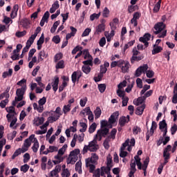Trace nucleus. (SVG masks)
<instances>
[{"instance_id":"obj_19","label":"nucleus","mask_w":177,"mask_h":177,"mask_svg":"<svg viewBox=\"0 0 177 177\" xmlns=\"http://www.w3.org/2000/svg\"><path fill=\"white\" fill-rule=\"evenodd\" d=\"M54 158L57 160H53V162L55 164V165H57V164H60V162H62L63 160H64V158L62 156V155H59V153H57V155L55 156Z\"/></svg>"},{"instance_id":"obj_32","label":"nucleus","mask_w":177,"mask_h":177,"mask_svg":"<svg viewBox=\"0 0 177 177\" xmlns=\"http://www.w3.org/2000/svg\"><path fill=\"white\" fill-rule=\"evenodd\" d=\"M77 77H78V73L77 71L73 72L71 75L72 82H73V84H74V85H75V83L77 82V81L78 80Z\"/></svg>"},{"instance_id":"obj_4","label":"nucleus","mask_w":177,"mask_h":177,"mask_svg":"<svg viewBox=\"0 0 177 177\" xmlns=\"http://www.w3.org/2000/svg\"><path fill=\"white\" fill-rule=\"evenodd\" d=\"M130 66L131 64H129V62L120 59L119 67L121 68L122 73H128V71H129Z\"/></svg>"},{"instance_id":"obj_22","label":"nucleus","mask_w":177,"mask_h":177,"mask_svg":"<svg viewBox=\"0 0 177 177\" xmlns=\"http://www.w3.org/2000/svg\"><path fill=\"white\" fill-rule=\"evenodd\" d=\"M59 118H60V115H53L48 118V122H50V124H53V122H56Z\"/></svg>"},{"instance_id":"obj_60","label":"nucleus","mask_w":177,"mask_h":177,"mask_svg":"<svg viewBox=\"0 0 177 177\" xmlns=\"http://www.w3.org/2000/svg\"><path fill=\"white\" fill-rule=\"evenodd\" d=\"M136 84H137L138 88H140V89H142V88H143V82L142 81V79L139 77L137 78Z\"/></svg>"},{"instance_id":"obj_51","label":"nucleus","mask_w":177,"mask_h":177,"mask_svg":"<svg viewBox=\"0 0 177 177\" xmlns=\"http://www.w3.org/2000/svg\"><path fill=\"white\" fill-rule=\"evenodd\" d=\"M80 127L82 129H80V132L84 133V132L86 131V129L88 128V125L86 124V123H85V122H80Z\"/></svg>"},{"instance_id":"obj_49","label":"nucleus","mask_w":177,"mask_h":177,"mask_svg":"<svg viewBox=\"0 0 177 177\" xmlns=\"http://www.w3.org/2000/svg\"><path fill=\"white\" fill-rule=\"evenodd\" d=\"M109 143H110V139L106 138L103 142V146L106 150H109V149H110Z\"/></svg>"},{"instance_id":"obj_37","label":"nucleus","mask_w":177,"mask_h":177,"mask_svg":"<svg viewBox=\"0 0 177 177\" xmlns=\"http://www.w3.org/2000/svg\"><path fill=\"white\" fill-rule=\"evenodd\" d=\"M162 50V47L156 46L153 47L152 50V55H157V53H160Z\"/></svg>"},{"instance_id":"obj_48","label":"nucleus","mask_w":177,"mask_h":177,"mask_svg":"<svg viewBox=\"0 0 177 177\" xmlns=\"http://www.w3.org/2000/svg\"><path fill=\"white\" fill-rule=\"evenodd\" d=\"M140 71L145 73L146 71H147V70H149V65L146 64H143L142 66L138 67Z\"/></svg>"},{"instance_id":"obj_1","label":"nucleus","mask_w":177,"mask_h":177,"mask_svg":"<svg viewBox=\"0 0 177 177\" xmlns=\"http://www.w3.org/2000/svg\"><path fill=\"white\" fill-rule=\"evenodd\" d=\"M167 26L164 24V22H158L154 25L153 34L155 35H158V38H165L167 37V30L165 28Z\"/></svg>"},{"instance_id":"obj_33","label":"nucleus","mask_w":177,"mask_h":177,"mask_svg":"<svg viewBox=\"0 0 177 177\" xmlns=\"http://www.w3.org/2000/svg\"><path fill=\"white\" fill-rule=\"evenodd\" d=\"M167 124L165 120H163L162 121H160L159 122V129H160V131H164V129L167 128Z\"/></svg>"},{"instance_id":"obj_7","label":"nucleus","mask_w":177,"mask_h":177,"mask_svg":"<svg viewBox=\"0 0 177 177\" xmlns=\"http://www.w3.org/2000/svg\"><path fill=\"white\" fill-rule=\"evenodd\" d=\"M97 160H99V156L96 153H92L91 158L86 159V162H91V164H97Z\"/></svg>"},{"instance_id":"obj_25","label":"nucleus","mask_w":177,"mask_h":177,"mask_svg":"<svg viewBox=\"0 0 177 177\" xmlns=\"http://www.w3.org/2000/svg\"><path fill=\"white\" fill-rule=\"evenodd\" d=\"M13 74V69L10 68L8 71H5L2 74V78H8V77H12Z\"/></svg>"},{"instance_id":"obj_57","label":"nucleus","mask_w":177,"mask_h":177,"mask_svg":"<svg viewBox=\"0 0 177 177\" xmlns=\"http://www.w3.org/2000/svg\"><path fill=\"white\" fill-rule=\"evenodd\" d=\"M109 15H110V10L107 7H105L102 12V16L103 17H109Z\"/></svg>"},{"instance_id":"obj_18","label":"nucleus","mask_w":177,"mask_h":177,"mask_svg":"<svg viewBox=\"0 0 177 177\" xmlns=\"http://www.w3.org/2000/svg\"><path fill=\"white\" fill-rule=\"evenodd\" d=\"M33 146L32 147V151L34 153H37L38 151V149H39V142H38V139L35 138V141H32Z\"/></svg>"},{"instance_id":"obj_14","label":"nucleus","mask_w":177,"mask_h":177,"mask_svg":"<svg viewBox=\"0 0 177 177\" xmlns=\"http://www.w3.org/2000/svg\"><path fill=\"white\" fill-rule=\"evenodd\" d=\"M75 170L80 174H82V162L81 160L76 162Z\"/></svg>"},{"instance_id":"obj_23","label":"nucleus","mask_w":177,"mask_h":177,"mask_svg":"<svg viewBox=\"0 0 177 177\" xmlns=\"http://www.w3.org/2000/svg\"><path fill=\"white\" fill-rule=\"evenodd\" d=\"M64 67H66V66L64 65V60L58 61L55 65L56 70H59L60 68L63 69L64 68Z\"/></svg>"},{"instance_id":"obj_10","label":"nucleus","mask_w":177,"mask_h":177,"mask_svg":"<svg viewBox=\"0 0 177 177\" xmlns=\"http://www.w3.org/2000/svg\"><path fill=\"white\" fill-rule=\"evenodd\" d=\"M62 111V108H60V106H58L56 108L55 111H50V112L47 111V112H44L43 114H45V115H48V114H50V115H53L54 113H55V115H62V114L60 113Z\"/></svg>"},{"instance_id":"obj_15","label":"nucleus","mask_w":177,"mask_h":177,"mask_svg":"<svg viewBox=\"0 0 177 177\" xmlns=\"http://www.w3.org/2000/svg\"><path fill=\"white\" fill-rule=\"evenodd\" d=\"M104 30H106V25L104 24V23H102L97 26L95 32L96 34L99 35L100 34V32H103Z\"/></svg>"},{"instance_id":"obj_52","label":"nucleus","mask_w":177,"mask_h":177,"mask_svg":"<svg viewBox=\"0 0 177 177\" xmlns=\"http://www.w3.org/2000/svg\"><path fill=\"white\" fill-rule=\"evenodd\" d=\"M142 132V129L138 126H135L133 129V135H138V133H140Z\"/></svg>"},{"instance_id":"obj_24","label":"nucleus","mask_w":177,"mask_h":177,"mask_svg":"<svg viewBox=\"0 0 177 177\" xmlns=\"http://www.w3.org/2000/svg\"><path fill=\"white\" fill-rule=\"evenodd\" d=\"M118 21H120L118 18H114L113 19V21L110 22L109 26H110L111 30H114L116 28V26H117V24H118Z\"/></svg>"},{"instance_id":"obj_53","label":"nucleus","mask_w":177,"mask_h":177,"mask_svg":"<svg viewBox=\"0 0 177 177\" xmlns=\"http://www.w3.org/2000/svg\"><path fill=\"white\" fill-rule=\"evenodd\" d=\"M98 89L100 93H104V91H106V84H98Z\"/></svg>"},{"instance_id":"obj_46","label":"nucleus","mask_w":177,"mask_h":177,"mask_svg":"<svg viewBox=\"0 0 177 177\" xmlns=\"http://www.w3.org/2000/svg\"><path fill=\"white\" fill-rule=\"evenodd\" d=\"M45 121V118L44 117L38 118L37 120L35 121V124L37 127H39V125H42Z\"/></svg>"},{"instance_id":"obj_17","label":"nucleus","mask_w":177,"mask_h":177,"mask_svg":"<svg viewBox=\"0 0 177 177\" xmlns=\"http://www.w3.org/2000/svg\"><path fill=\"white\" fill-rule=\"evenodd\" d=\"M113 128V125H111L107 120H101L100 122V128L104 129V128Z\"/></svg>"},{"instance_id":"obj_62","label":"nucleus","mask_w":177,"mask_h":177,"mask_svg":"<svg viewBox=\"0 0 177 177\" xmlns=\"http://www.w3.org/2000/svg\"><path fill=\"white\" fill-rule=\"evenodd\" d=\"M91 31H92L91 28H86L82 34V37H88V35H89V34L91 33Z\"/></svg>"},{"instance_id":"obj_61","label":"nucleus","mask_w":177,"mask_h":177,"mask_svg":"<svg viewBox=\"0 0 177 177\" xmlns=\"http://www.w3.org/2000/svg\"><path fill=\"white\" fill-rule=\"evenodd\" d=\"M70 175H71V174L68 169H64L62 171V177H70Z\"/></svg>"},{"instance_id":"obj_29","label":"nucleus","mask_w":177,"mask_h":177,"mask_svg":"<svg viewBox=\"0 0 177 177\" xmlns=\"http://www.w3.org/2000/svg\"><path fill=\"white\" fill-rule=\"evenodd\" d=\"M149 162H150V158L149 156H147L142 165V171H145V169H147V167H149Z\"/></svg>"},{"instance_id":"obj_56","label":"nucleus","mask_w":177,"mask_h":177,"mask_svg":"<svg viewBox=\"0 0 177 177\" xmlns=\"http://www.w3.org/2000/svg\"><path fill=\"white\" fill-rule=\"evenodd\" d=\"M82 54L84 55L85 59H86V56H88V59H92V55L89 54V50L88 49L83 50Z\"/></svg>"},{"instance_id":"obj_64","label":"nucleus","mask_w":177,"mask_h":177,"mask_svg":"<svg viewBox=\"0 0 177 177\" xmlns=\"http://www.w3.org/2000/svg\"><path fill=\"white\" fill-rule=\"evenodd\" d=\"M93 177H100V169H97L96 170H94L93 171Z\"/></svg>"},{"instance_id":"obj_58","label":"nucleus","mask_w":177,"mask_h":177,"mask_svg":"<svg viewBox=\"0 0 177 177\" xmlns=\"http://www.w3.org/2000/svg\"><path fill=\"white\" fill-rule=\"evenodd\" d=\"M28 169H30V166L27 164H25L24 165L21 167V171L24 174H26V172H27Z\"/></svg>"},{"instance_id":"obj_44","label":"nucleus","mask_w":177,"mask_h":177,"mask_svg":"<svg viewBox=\"0 0 177 177\" xmlns=\"http://www.w3.org/2000/svg\"><path fill=\"white\" fill-rule=\"evenodd\" d=\"M96 127H97L96 123L95 122L92 123V124L88 128L89 133H93V132L96 131Z\"/></svg>"},{"instance_id":"obj_13","label":"nucleus","mask_w":177,"mask_h":177,"mask_svg":"<svg viewBox=\"0 0 177 177\" xmlns=\"http://www.w3.org/2000/svg\"><path fill=\"white\" fill-rule=\"evenodd\" d=\"M145 109H146V105L145 104L138 106L135 112L136 115H142V114H143V111H145Z\"/></svg>"},{"instance_id":"obj_21","label":"nucleus","mask_w":177,"mask_h":177,"mask_svg":"<svg viewBox=\"0 0 177 177\" xmlns=\"http://www.w3.org/2000/svg\"><path fill=\"white\" fill-rule=\"evenodd\" d=\"M60 7L59 4V1H56L53 5L52 7L50 8V13H55L57 8Z\"/></svg>"},{"instance_id":"obj_59","label":"nucleus","mask_w":177,"mask_h":177,"mask_svg":"<svg viewBox=\"0 0 177 177\" xmlns=\"http://www.w3.org/2000/svg\"><path fill=\"white\" fill-rule=\"evenodd\" d=\"M139 41L140 42H142V44H144L145 48H147L149 46V41H147L144 36L140 37Z\"/></svg>"},{"instance_id":"obj_36","label":"nucleus","mask_w":177,"mask_h":177,"mask_svg":"<svg viewBox=\"0 0 177 177\" xmlns=\"http://www.w3.org/2000/svg\"><path fill=\"white\" fill-rule=\"evenodd\" d=\"M145 100H146V98L144 96H142V97H139L137 99L136 103H135V101H133V103L136 106H139L140 104H142V103H143L145 102Z\"/></svg>"},{"instance_id":"obj_12","label":"nucleus","mask_w":177,"mask_h":177,"mask_svg":"<svg viewBox=\"0 0 177 177\" xmlns=\"http://www.w3.org/2000/svg\"><path fill=\"white\" fill-rule=\"evenodd\" d=\"M20 26H22L24 28H28V26H30V19L27 18L21 19Z\"/></svg>"},{"instance_id":"obj_6","label":"nucleus","mask_w":177,"mask_h":177,"mask_svg":"<svg viewBox=\"0 0 177 177\" xmlns=\"http://www.w3.org/2000/svg\"><path fill=\"white\" fill-rule=\"evenodd\" d=\"M141 14L139 12H136L133 14V18L131 20V24H133L134 27L138 26V20L140 18Z\"/></svg>"},{"instance_id":"obj_47","label":"nucleus","mask_w":177,"mask_h":177,"mask_svg":"<svg viewBox=\"0 0 177 177\" xmlns=\"http://www.w3.org/2000/svg\"><path fill=\"white\" fill-rule=\"evenodd\" d=\"M122 107H125L127 106H128V102H129V97H123V98H122Z\"/></svg>"},{"instance_id":"obj_20","label":"nucleus","mask_w":177,"mask_h":177,"mask_svg":"<svg viewBox=\"0 0 177 177\" xmlns=\"http://www.w3.org/2000/svg\"><path fill=\"white\" fill-rule=\"evenodd\" d=\"M142 59H145V56L143 55L140 56H132L131 58V63L133 64L135 62H140V60H142Z\"/></svg>"},{"instance_id":"obj_54","label":"nucleus","mask_w":177,"mask_h":177,"mask_svg":"<svg viewBox=\"0 0 177 177\" xmlns=\"http://www.w3.org/2000/svg\"><path fill=\"white\" fill-rule=\"evenodd\" d=\"M149 89H150V85H144L142 90L140 91L141 96H142V95H145V93H146V91H149Z\"/></svg>"},{"instance_id":"obj_28","label":"nucleus","mask_w":177,"mask_h":177,"mask_svg":"<svg viewBox=\"0 0 177 177\" xmlns=\"http://www.w3.org/2000/svg\"><path fill=\"white\" fill-rule=\"evenodd\" d=\"M92 113L93 112L92 111H91V107L89 106H87L86 108H85L81 111V114H82L84 116H85V114H86V115H89Z\"/></svg>"},{"instance_id":"obj_30","label":"nucleus","mask_w":177,"mask_h":177,"mask_svg":"<svg viewBox=\"0 0 177 177\" xmlns=\"http://www.w3.org/2000/svg\"><path fill=\"white\" fill-rule=\"evenodd\" d=\"M94 114L95 119L100 118V115H102V109H100V107L97 106L96 109L94 111Z\"/></svg>"},{"instance_id":"obj_5","label":"nucleus","mask_w":177,"mask_h":177,"mask_svg":"<svg viewBox=\"0 0 177 177\" xmlns=\"http://www.w3.org/2000/svg\"><path fill=\"white\" fill-rule=\"evenodd\" d=\"M96 145H97V138H95V136H94L93 140L88 143V147L89 151H96V150H97Z\"/></svg>"},{"instance_id":"obj_31","label":"nucleus","mask_w":177,"mask_h":177,"mask_svg":"<svg viewBox=\"0 0 177 177\" xmlns=\"http://www.w3.org/2000/svg\"><path fill=\"white\" fill-rule=\"evenodd\" d=\"M59 24H60V21H57L53 24V27L50 29L51 34H53L56 31V30H57V27Z\"/></svg>"},{"instance_id":"obj_39","label":"nucleus","mask_w":177,"mask_h":177,"mask_svg":"<svg viewBox=\"0 0 177 177\" xmlns=\"http://www.w3.org/2000/svg\"><path fill=\"white\" fill-rule=\"evenodd\" d=\"M42 57H46L45 50H41L39 53L38 59L37 62L39 63V62H42L44 60V58Z\"/></svg>"},{"instance_id":"obj_63","label":"nucleus","mask_w":177,"mask_h":177,"mask_svg":"<svg viewBox=\"0 0 177 177\" xmlns=\"http://www.w3.org/2000/svg\"><path fill=\"white\" fill-rule=\"evenodd\" d=\"M103 78V73H99L97 75V77H94V81L95 82H99Z\"/></svg>"},{"instance_id":"obj_35","label":"nucleus","mask_w":177,"mask_h":177,"mask_svg":"<svg viewBox=\"0 0 177 177\" xmlns=\"http://www.w3.org/2000/svg\"><path fill=\"white\" fill-rule=\"evenodd\" d=\"M86 167H89L90 174H93L96 168V166H95V165L91 164L90 162L87 164V162H86Z\"/></svg>"},{"instance_id":"obj_42","label":"nucleus","mask_w":177,"mask_h":177,"mask_svg":"<svg viewBox=\"0 0 177 177\" xmlns=\"http://www.w3.org/2000/svg\"><path fill=\"white\" fill-rule=\"evenodd\" d=\"M63 59V54L62 53H57L54 57L55 63H57L59 60H62Z\"/></svg>"},{"instance_id":"obj_43","label":"nucleus","mask_w":177,"mask_h":177,"mask_svg":"<svg viewBox=\"0 0 177 177\" xmlns=\"http://www.w3.org/2000/svg\"><path fill=\"white\" fill-rule=\"evenodd\" d=\"M91 66H83L82 67V71H83V73H84V74H89V73H91Z\"/></svg>"},{"instance_id":"obj_8","label":"nucleus","mask_w":177,"mask_h":177,"mask_svg":"<svg viewBox=\"0 0 177 177\" xmlns=\"http://www.w3.org/2000/svg\"><path fill=\"white\" fill-rule=\"evenodd\" d=\"M172 150V146L167 145L163 150V157L164 158H171V153H169Z\"/></svg>"},{"instance_id":"obj_26","label":"nucleus","mask_w":177,"mask_h":177,"mask_svg":"<svg viewBox=\"0 0 177 177\" xmlns=\"http://www.w3.org/2000/svg\"><path fill=\"white\" fill-rule=\"evenodd\" d=\"M115 135H117V129H113L110 133V135L106 137L108 139H115Z\"/></svg>"},{"instance_id":"obj_40","label":"nucleus","mask_w":177,"mask_h":177,"mask_svg":"<svg viewBox=\"0 0 177 177\" xmlns=\"http://www.w3.org/2000/svg\"><path fill=\"white\" fill-rule=\"evenodd\" d=\"M59 166H56L55 169L52 170L50 172V176L49 177H53V176H56V175H57L58 172H59Z\"/></svg>"},{"instance_id":"obj_34","label":"nucleus","mask_w":177,"mask_h":177,"mask_svg":"<svg viewBox=\"0 0 177 177\" xmlns=\"http://www.w3.org/2000/svg\"><path fill=\"white\" fill-rule=\"evenodd\" d=\"M93 57L88 58V59L84 61L82 63L84 66H91V67L93 66Z\"/></svg>"},{"instance_id":"obj_55","label":"nucleus","mask_w":177,"mask_h":177,"mask_svg":"<svg viewBox=\"0 0 177 177\" xmlns=\"http://www.w3.org/2000/svg\"><path fill=\"white\" fill-rule=\"evenodd\" d=\"M100 15H101V12H99L98 14L93 13V15H91L90 16V20L91 21H93V20H95V19H99L100 17Z\"/></svg>"},{"instance_id":"obj_11","label":"nucleus","mask_w":177,"mask_h":177,"mask_svg":"<svg viewBox=\"0 0 177 177\" xmlns=\"http://www.w3.org/2000/svg\"><path fill=\"white\" fill-rule=\"evenodd\" d=\"M17 12H19V5L15 4L12 8L10 14L11 19H15V17H17Z\"/></svg>"},{"instance_id":"obj_27","label":"nucleus","mask_w":177,"mask_h":177,"mask_svg":"<svg viewBox=\"0 0 177 177\" xmlns=\"http://www.w3.org/2000/svg\"><path fill=\"white\" fill-rule=\"evenodd\" d=\"M80 153H81L80 149H75L70 152L69 157H78Z\"/></svg>"},{"instance_id":"obj_38","label":"nucleus","mask_w":177,"mask_h":177,"mask_svg":"<svg viewBox=\"0 0 177 177\" xmlns=\"http://www.w3.org/2000/svg\"><path fill=\"white\" fill-rule=\"evenodd\" d=\"M127 122H128V120L125 116H123L119 119V125H120V127H124Z\"/></svg>"},{"instance_id":"obj_16","label":"nucleus","mask_w":177,"mask_h":177,"mask_svg":"<svg viewBox=\"0 0 177 177\" xmlns=\"http://www.w3.org/2000/svg\"><path fill=\"white\" fill-rule=\"evenodd\" d=\"M52 86L54 92H57V89H59V77H55Z\"/></svg>"},{"instance_id":"obj_41","label":"nucleus","mask_w":177,"mask_h":177,"mask_svg":"<svg viewBox=\"0 0 177 177\" xmlns=\"http://www.w3.org/2000/svg\"><path fill=\"white\" fill-rule=\"evenodd\" d=\"M71 111V105L70 104H67V105H64L62 109V111L64 113V114H67V113H69V111Z\"/></svg>"},{"instance_id":"obj_2","label":"nucleus","mask_w":177,"mask_h":177,"mask_svg":"<svg viewBox=\"0 0 177 177\" xmlns=\"http://www.w3.org/2000/svg\"><path fill=\"white\" fill-rule=\"evenodd\" d=\"M27 90V85H24L21 88H17L16 91L17 97H15V100L17 102H21L24 97V93Z\"/></svg>"},{"instance_id":"obj_45","label":"nucleus","mask_w":177,"mask_h":177,"mask_svg":"<svg viewBox=\"0 0 177 177\" xmlns=\"http://www.w3.org/2000/svg\"><path fill=\"white\" fill-rule=\"evenodd\" d=\"M160 8H161V0H159L158 2L155 5L153 8L154 13H157L160 10Z\"/></svg>"},{"instance_id":"obj_50","label":"nucleus","mask_w":177,"mask_h":177,"mask_svg":"<svg viewBox=\"0 0 177 177\" xmlns=\"http://www.w3.org/2000/svg\"><path fill=\"white\" fill-rule=\"evenodd\" d=\"M20 154H21V149L19 148L15 151V153L12 156V159L15 160L18 156H20Z\"/></svg>"},{"instance_id":"obj_3","label":"nucleus","mask_w":177,"mask_h":177,"mask_svg":"<svg viewBox=\"0 0 177 177\" xmlns=\"http://www.w3.org/2000/svg\"><path fill=\"white\" fill-rule=\"evenodd\" d=\"M109 132H110V129H109L107 127L100 129L97 130V134L95 136V139H97L98 142H100L102 138H106Z\"/></svg>"},{"instance_id":"obj_9","label":"nucleus","mask_w":177,"mask_h":177,"mask_svg":"<svg viewBox=\"0 0 177 177\" xmlns=\"http://www.w3.org/2000/svg\"><path fill=\"white\" fill-rule=\"evenodd\" d=\"M120 115V112L116 111L113 113L109 118V122L111 125V124H115V122L117 121L118 119V116Z\"/></svg>"}]
</instances>
